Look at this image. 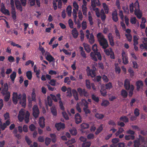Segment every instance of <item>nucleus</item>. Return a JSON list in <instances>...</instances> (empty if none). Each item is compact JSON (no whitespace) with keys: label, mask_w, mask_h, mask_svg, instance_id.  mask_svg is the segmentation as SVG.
Listing matches in <instances>:
<instances>
[{"label":"nucleus","mask_w":147,"mask_h":147,"mask_svg":"<svg viewBox=\"0 0 147 147\" xmlns=\"http://www.w3.org/2000/svg\"><path fill=\"white\" fill-rule=\"evenodd\" d=\"M97 37L100 45L103 49H106L109 46L107 40L101 33H98L97 35Z\"/></svg>","instance_id":"1"},{"label":"nucleus","mask_w":147,"mask_h":147,"mask_svg":"<svg viewBox=\"0 0 147 147\" xmlns=\"http://www.w3.org/2000/svg\"><path fill=\"white\" fill-rule=\"evenodd\" d=\"M30 113L28 111H27L25 113L23 111L20 110L19 113L18 117L19 121L22 122L24 119L25 122L28 123L30 121Z\"/></svg>","instance_id":"2"},{"label":"nucleus","mask_w":147,"mask_h":147,"mask_svg":"<svg viewBox=\"0 0 147 147\" xmlns=\"http://www.w3.org/2000/svg\"><path fill=\"white\" fill-rule=\"evenodd\" d=\"M92 50L94 53L91 52L90 53V56L92 59L94 61H97V59L96 57V56L98 59L99 60H101L102 57L100 53L99 52H98L97 46L96 44L93 45L92 47Z\"/></svg>","instance_id":"3"},{"label":"nucleus","mask_w":147,"mask_h":147,"mask_svg":"<svg viewBox=\"0 0 147 147\" xmlns=\"http://www.w3.org/2000/svg\"><path fill=\"white\" fill-rule=\"evenodd\" d=\"M124 86L126 90H130L129 96V97H131L133 94V91L134 88V85H130V82L129 80L128 79H126L124 81Z\"/></svg>","instance_id":"4"},{"label":"nucleus","mask_w":147,"mask_h":147,"mask_svg":"<svg viewBox=\"0 0 147 147\" xmlns=\"http://www.w3.org/2000/svg\"><path fill=\"white\" fill-rule=\"evenodd\" d=\"M26 95L25 93H23L22 96L20 94H18L17 99L20 100L19 103L24 107L26 106Z\"/></svg>","instance_id":"5"},{"label":"nucleus","mask_w":147,"mask_h":147,"mask_svg":"<svg viewBox=\"0 0 147 147\" xmlns=\"http://www.w3.org/2000/svg\"><path fill=\"white\" fill-rule=\"evenodd\" d=\"M135 5L134 14L138 18L140 19L142 16V14L140 11L139 3L138 2L135 3Z\"/></svg>","instance_id":"6"},{"label":"nucleus","mask_w":147,"mask_h":147,"mask_svg":"<svg viewBox=\"0 0 147 147\" xmlns=\"http://www.w3.org/2000/svg\"><path fill=\"white\" fill-rule=\"evenodd\" d=\"M32 115L35 118H37L39 114V111L38 106L37 105H34L32 108Z\"/></svg>","instance_id":"7"},{"label":"nucleus","mask_w":147,"mask_h":147,"mask_svg":"<svg viewBox=\"0 0 147 147\" xmlns=\"http://www.w3.org/2000/svg\"><path fill=\"white\" fill-rule=\"evenodd\" d=\"M77 91L80 96L83 95L85 97H87L88 96V93L85 89H82L81 88H78Z\"/></svg>","instance_id":"8"},{"label":"nucleus","mask_w":147,"mask_h":147,"mask_svg":"<svg viewBox=\"0 0 147 147\" xmlns=\"http://www.w3.org/2000/svg\"><path fill=\"white\" fill-rule=\"evenodd\" d=\"M89 68L88 70L87 71V75L88 76H90L92 78H93L96 76V73L95 70L93 69H90L89 67H87Z\"/></svg>","instance_id":"9"},{"label":"nucleus","mask_w":147,"mask_h":147,"mask_svg":"<svg viewBox=\"0 0 147 147\" xmlns=\"http://www.w3.org/2000/svg\"><path fill=\"white\" fill-rule=\"evenodd\" d=\"M121 55L123 63L125 65L127 64L128 63V58L125 52L123 51Z\"/></svg>","instance_id":"10"},{"label":"nucleus","mask_w":147,"mask_h":147,"mask_svg":"<svg viewBox=\"0 0 147 147\" xmlns=\"http://www.w3.org/2000/svg\"><path fill=\"white\" fill-rule=\"evenodd\" d=\"M11 120L10 119L7 120L5 122L3 123V125L0 126V127L2 130H4L6 128L7 126L9 125L10 123Z\"/></svg>","instance_id":"11"},{"label":"nucleus","mask_w":147,"mask_h":147,"mask_svg":"<svg viewBox=\"0 0 147 147\" xmlns=\"http://www.w3.org/2000/svg\"><path fill=\"white\" fill-rule=\"evenodd\" d=\"M2 88L1 92V93L3 95H5V93H7V92H9L8 91V85L7 83L4 84L3 86H2Z\"/></svg>","instance_id":"12"},{"label":"nucleus","mask_w":147,"mask_h":147,"mask_svg":"<svg viewBox=\"0 0 147 147\" xmlns=\"http://www.w3.org/2000/svg\"><path fill=\"white\" fill-rule=\"evenodd\" d=\"M108 37L110 45L112 46H114L115 43L114 42L113 37L112 34L109 33L108 35Z\"/></svg>","instance_id":"13"},{"label":"nucleus","mask_w":147,"mask_h":147,"mask_svg":"<svg viewBox=\"0 0 147 147\" xmlns=\"http://www.w3.org/2000/svg\"><path fill=\"white\" fill-rule=\"evenodd\" d=\"M136 90L138 91H139L140 88H142L143 86V84L142 80H139L137 81L136 83Z\"/></svg>","instance_id":"14"},{"label":"nucleus","mask_w":147,"mask_h":147,"mask_svg":"<svg viewBox=\"0 0 147 147\" xmlns=\"http://www.w3.org/2000/svg\"><path fill=\"white\" fill-rule=\"evenodd\" d=\"M11 13L12 15V19L15 20L16 19V11L15 10V8L14 5L11 6Z\"/></svg>","instance_id":"15"},{"label":"nucleus","mask_w":147,"mask_h":147,"mask_svg":"<svg viewBox=\"0 0 147 147\" xmlns=\"http://www.w3.org/2000/svg\"><path fill=\"white\" fill-rule=\"evenodd\" d=\"M55 127L57 130L59 131L61 129H63L65 128V125L61 122L57 123L55 125Z\"/></svg>","instance_id":"16"},{"label":"nucleus","mask_w":147,"mask_h":147,"mask_svg":"<svg viewBox=\"0 0 147 147\" xmlns=\"http://www.w3.org/2000/svg\"><path fill=\"white\" fill-rule=\"evenodd\" d=\"M45 119L43 117H40L38 123L40 127L43 128L45 126Z\"/></svg>","instance_id":"17"},{"label":"nucleus","mask_w":147,"mask_h":147,"mask_svg":"<svg viewBox=\"0 0 147 147\" xmlns=\"http://www.w3.org/2000/svg\"><path fill=\"white\" fill-rule=\"evenodd\" d=\"M117 15V13L116 11H113L112 13V19L115 22H117L118 21Z\"/></svg>","instance_id":"18"},{"label":"nucleus","mask_w":147,"mask_h":147,"mask_svg":"<svg viewBox=\"0 0 147 147\" xmlns=\"http://www.w3.org/2000/svg\"><path fill=\"white\" fill-rule=\"evenodd\" d=\"M71 34L74 38H77L78 35V33L76 28H73V29L71 31Z\"/></svg>","instance_id":"19"},{"label":"nucleus","mask_w":147,"mask_h":147,"mask_svg":"<svg viewBox=\"0 0 147 147\" xmlns=\"http://www.w3.org/2000/svg\"><path fill=\"white\" fill-rule=\"evenodd\" d=\"M60 96V94H57L56 96L52 95L51 96L52 99L54 101L57 102V100H61Z\"/></svg>","instance_id":"20"},{"label":"nucleus","mask_w":147,"mask_h":147,"mask_svg":"<svg viewBox=\"0 0 147 147\" xmlns=\"http://www.w3.org/2000/svg\"><path fill=\"white\" fill-rule=\"evenodd\" d=\"M51 112L54 117H56L57 115V111L55 106H52L51 108Z\"/></svg>","instance_id":"21"},{"label":"nucleus","mask_w":147,"mask_h":147,"mask_svg":"<svg viewBox=\"0 0 147 147\" xmlns=\"http://www.w3.org/2000/svg\"><path fill=\"white\" fill-rule=\"evenodd\" d=\"M83 46L85 50L87 53H89L90 52L91 49L89 45L88 44L86 43H84L83 44Z\"/></svg>","instance_id":"22"},{"label":"nucleus","mask_w":147,"mask_h":147,"mask_svg":"<svg viewBox=\"0 0 147 147\" xmlns=\"http://www.w3.org/2000/svg\"><path fill=\"white\" fill-rule=\"evenodd\" d=\"M46 59L47 61L50 62L52 61L54 62L55 61V59L50 54L47 55L46 57Z\"/></svg>","instance_id":"23"},{"label":"nucleus","mask_w":147,"mask_h":147,"mask_svg":"<svg viewBox=\"0 0 147 147\" xmlns=\"http://www.w3.org/2000/svg\"><path fill=\"white\" fill-rule=\"evenodd\" d=\"M79 49L80 50V54L81 56L84 58H86V55L85 51L84 50L83 48L82 47H79Z\"/></svg>","instance_id":"24"},{"label":"nucleus","mask_w":147,"mask_h":147,"mask_svg":"<svg viewBox=\"0 0 147 147\" xmlns=\"http://www.w3.org/2000/svg\"><path fill=\"white\" fill-rule=\"evenodd\" d=\"M73 96L75 100L77 101L78 100V95L76 90L75 89H73L72 91Z\"/></svg>","instance_id":"25"},{"label":"nucleus","mask_w":147,"mask_h":147,"mask_svg":"<svg viewBox=\"0 0 147 147\" xmlns=\"http://www.w3.org/2000/svg\"><path fill=\"white\" fill-rule=\"evenodd\" d=\"M89 42L91 44H93L94 41V36L93 34H90V38L88 39Z\"/></svg>","instance_id":"26"},{"label":"nucleus","mask_w":147,"mask_h":147,"mask_svg":"<svg viewBox=\"0 0 147 147\" xmlns=\"http://www.w3.org/2000/svg\"><path fill=\"white\" fill-rule=\"evenodd\" d=\"M71 7L70 5H68L66 8V11L68 16H70L71 13Z\"/></svg>","instance_id":"27"},{"label":"nucleus","mask_w":147,"mask_h":147,"mask_svg":"<svg viewBox=\"0 0 147 147\" xmlns=\"http://www.w3.org/2000/svg\"><path fill=\"white\" fill-rule=\"evenodd\" d=\"M82 106H84V107H88V103L87 101L85 99H82L81 100L80 102Z\"/></svg>","instance_id":"28"},{"label":"nucleus","mask_w":147,"mask_h":147,"mask_svg":"<svg viewBox=\"0 0 147 147\" xmlns=\"http://www.w3.org/2000/svg\"><path fill=\"white\" fill-rule=\"evenodd\" d=\"M4 96V100L6 102L8 101L10 98V92H7V93H5Z\"/></svg>","instance_id":"29"},{"label":"nucleus","mask_w":147,"mask_h":147,"mask_svg":"<svg viewBox=\"0 0 147 147\" xmlns=\"http://www.w3.org/2000/svg\"><path fill=\"white\" fill-rule=\"evenodd\" d=\"M128 94L127 91L124 89H123L121 91V95L123 98H126Z\"/></svg>","instance_id":"30"},{"label":"nucleus","mask_w":147,"mask_h":147,"mask_svg":"<svg viewBox=\"0 0 147 147\" xmlns=\"http://www.w3.org/2000/svg\"><path fill=\"white\" fill-rule=\"evenodd\" d=\"M91 98L95 102L98 103L99 100V98L98 96H96L94 94L91 95Z\"/></svg>","instance_id":"31"},{"label":"nucleus","mask_w":147,"mask_h":147,"mask_svg":"<svg viewBox=\"0 0 147 147\" xmlns=\"http://www.w3.org/2000/svg\"><path fill=\"white\" fill-rule=\"evenodd\" d=\"M26 76L29 80H30L32 78V73L31 71H27L26 73Z\"/></svg>","instance_id":"32"},{"label":"nucleus","mask_w":147,"mask_h":147,"mask_svg":"<svg viewBox=\"0 0 147 147\" xmlns=\"http://www.w3.org/2000/svg\"><path fill=\"white\" fill-rule=\"evenodd\" d=\"M86 88L90 90L91 89V84L89 80H86Z\"/></svg>","instance_id":"33"},{"label":"nucleus","mask_w":147,"mask_h":147,"mask_svg":"<svg viewBox=\"0 0 147 147\" xmlns=\"http://www.w3.org/2000/svg\"><path fill=\"white\" fill-rule=\"evenodd\" d=\"M102 126V124H101L99 127L97 129L95 132V134L96 135H98L102 131L103 129Z\"/></svg>","instance_id":"34"},{"label":"nucleus","mask_w":147,"mask_h":147,"mask_svg":"<svg viewBox=\"0 0 147 147\" xmlns=\"http://www.w3.org/2000/svg\"><path fill=\"white\" fill-rule=\"evenodd\" d=\"M118 64L116 63L115 64V71L116 73L119 74L121 72V69L118 66Z\"/></svg>","instance_id":"35"},{"label":"nucleus","mask_w":147,"mask_h":147,"mask_svg":"<svg viewBox=\"0 0 147 147\" xmlns=\"http://www.w3.org/2000/svg\"><path fill=\"white\" fill-rule=\"evenodd\" d=\"M16 76V72L13 71L10 75V78L12 82H14Z\"/></svg>","instance_id":"36"},{"label":"nucleus","mask_w":147,"mask_h":147,"mask_svg":"<svg viewBox=\"0 0 147 147\" xmlns=\"http://www.w3.org/2000/svg\"><path fill=\"white\" fill-rule=\"evenodd\" d=\"M115 33L116 34V38L117 39H120V35L119 31L117 28H115Z\"/></svg>","instance_id":"37"},{"label":"nucleus","mask_w":147,"mask_h":147,"mask_svg":"<svg viewBox=\"0 0 147 147\" xmlns=\"http://www.w3.org/2000/svg\"><path fill=\"white\" fill-rule=\"evenodd\" d=\"M91 142H85L82 144V147H90L91 145Z\"/></svg>","instance_id":"38"},{"label":"nucleus","mask_w":147,"mask_h":147,"mask_svg":"<svg viewBox=\"0 0 147 147\" xmlns=\"http://www.w3.org/2000/svg\"><path fill=\"white\" fill-rule=\"evenodd\" d=\"M82 9L83 14L86 16L87 12V8L86 7H84L83 6H82Z\"/></svg>","instance_id":"39"},{"label":"nucleus","mask_w":147,"mask_h":147,"mask_svg":"<svg viewBox=\"0 0 147 147\" xmlns=\"http://www.w3.org/2000/svg\"><path fill=\"white\" fill-rule=\"evenodd\" d=\"M102 5L105 13L107 14L108 13H109V9L108 6L105 3H103Z\"/></svg>","instance_id":"40"},{"label":"nucleus","mask_w":147,"mask_h":147,"mask_svg":"<svg viewBox=\"0 0 147 147\" xmlns=\"http://www.w3.org/2000/svg\"><path fill=\"white\" fill-rule=\"evenodd\" d=\"M140 48L142 49H145L147 51V43L143 42V44L140 45Z\"/></svg>","instance_id":"41"},{"label":"nucleus","mask_w":147,"mask_h":147,"mask_svg":"<svg viewBox=\"0 0 147 147\" xmlns=\"http://www.w3.org/2000/svg\"><path fill=\"white\" fill-rule=\"evenodd\" d=\"M138 37L134 35L133 36V41L134 44L133 45H138Z\"/></svg>","instance_id":"42"},{"label":"nucleus","mask_w":147,"mask_h":147,"mask_svg":"<svg viewBox=\"0 0 147 147\" xmlns=\"http://www.w3.org/2000/svg\"><path fill=\"white\" fill-rule=\"evenodd\" d=\"M89 127V125L87 123H83L81 125V127L82 129H87Z\"/></svg>","instance_id":"43"},{"label":"nucleus","mask_w":147,"mask_h":147,"mask_svg":"<svg viewBox=\"0 0 147 147\" xmlns=\"http://www.w3.org/2000/svg\"><path fill=\"white\" fill-rule=\"evenodd\" d=\"M120 120L125 123L128 122L129 121L128 119L125 116H121L120 118Z\"/></svg>","instance_id":"44"},{"label":"nucleus","mask_w":147,"mask_h":147,"mask_svg":"<svg viewBox=\"0 0 147 147\" xmlns=\"http://www.w3.org/2000/svg\"><path fill=\"white\" fill-rule=\"evenodd\" d=\"M125 139L126 140H129L130 139L134 140L135 139V136L134 135H126Z\"/></svg>","instance_id":"45"},{"label":"nucleus","mask_w":147,"mask_h":147,"mask_svg":"<svg viewBox=\"0 0 147 147\" xmlns=\"http://www.w3.org/2000/svg\"><path fill=\"white\" fill-rule=\"evenodd\" d=\"M104 51L107 55H109L110 53H113L112 49L110 48L109 49H104Z\"/></svg>","instance_id":"46"},{"label":"nucleus","mask_w":147,"mask_h":147,"mask_svg":"<svg viewBox=\"0 0 147 147\" xmlns=\"http://www.w3.org/2000/svg\"><path fill=\"white\" fill-rule=\"evenodd\" d=\"M124 131L123 129L121 127L119 128L118 131L116 133L115 135L116 136H117L119 135L122 133Z\"/></svg>","instance_id":"47"},{"label":"nucleus","mask_w":147,"mask_h":147,"mask_svg":"<svg viewBox=\"0 0 147 147\" xmlns=\"http://www.w3.org/2000/svg\"><path fill=\"white\" fill-rule=\"evenodd\" d=\"M106 89L107 90H110L111 88H112L113 86H112V84L111 82L106 84L105 85Z\"/></svg>","instance_id":"48"},{"label":"nucleus","mask_w":147,"mask_h":147,"mask_svg":"<svg viewBox=\"0 0 147 147\" xmlns=\"http://www.w3.org/2000/svg\"><path fill=\"white\" fill-rule=\"evenodd\" d=\"M95 117L98 119H102L104 117V115L102 114L97 113L95 115Z\"/></svg>","instance_id":"49"},{"label":"nucleus","mask_w":147,"mask_h":147,"mask_svg":"<svg viewBox=\"0 0 147 147\" xmlns=\"http://www.w3.org/2000/svg\"><path fill=\"white\" fill-rule=\"evenodd\" d=\"M101 77L100 76H97L94 77V78L93 79L94 82H99L101 81Z\"/></svg>","instance_id":"50"},{"label":"nucleus","mask_w":147,"mask_h":147,"mask_svg":"<svg viewBox=\"0 0 147 147\" xmlns=\"http://www.w3.org/2000/svg\"><path fill=\"white\" fill-rule=\"evenodd\" d=\"M109 101L107 100H105L102 101V102L101 104V105L102 106L106 107L109 105Z\"/></svg>","instance_id":"51"},{"label":"nucleus","mask_w":147,"mask_h":147,"mask_svg":"<svg viewBox=\"0 0 147 147\" xmlns=\"http://www.w3.org/2000/svg\"><path fill=\"white\" fill-rule=\"evenodd\" d=\"M1 11L5 14H7L8 15H9L10 14L9 11L8 9H6L5 8L1 10Z\"/></svg>","instance_id":"52"},{"label":"nucleus","mask_w":147,"mask_h":147,"mask_svg":"<svg viewBox=\"0 0 147 147\" xmlns=\"http://www.w3.org/2000/svg\"><path fill=\"white\" fill-rule=\"evenodd\" d=\"M56 2H58V7L59 9H61L62 8V2L61 0H55Z\"/></svg>","instance_id":"53"},{"label":"nucleus","mask_w":147,"mask_h":147,"mask_svg":"<svg viewBox=\"0 0 147 147\" xmlns=\"http://www.w3.org/2000/svg\"><path fill=\"white\" fill-rule=\"evenodd\" d=\"M88 108V106L83 108V109L85 114H90L91 113L90 111Z\"/></svg>","instance_id":"54"},{"label":"nucleus","mask_w":147,"mask_h":147,"mask_svg":"<svg viewBox=\"0 0 147 147\" xmlns=\"http://www.w3.org/2000/svg\"><path fill=\"white\" fill-rule=\"evenodd\" d=\"M100 92L102 96H105L107 95V92L106 89L101 88Z\"/></svg>","instance_id":"55"},{"label":"nucleus","mask_w":147,"mask_h":147,"mask_svg":"<svg viewBox=\"0 0 147 147\" xmlns=\"http://www.w3.org/2000/svg\"><path fill=\"white\" fill-rule=\"evenodd\" d=\"M50 136L52 138V141L53 143H55L56 141V136L54 134H51Z\"/></svg>","instance_id":"56"},{"label":"nucleus","mask_w":147,"mask_h":147,"mask_svg":"<svg viewBox=\"0 0 147 147\" xmlns=\"http://www.w3.org/2000/svg\"><path fill=\"white\" fill-rule=\"evenodd\" d=\"M125 36L126 37L127 40L129 42L131 41L132 36L130 34H126Z\"/></svg>","instance_id":"57"},{"label":"nucleus","mask_w":147,"mask_h":147,"mask_svg":"<svg viewBox=\"0 0 147 147\" xmlns=\"http://www.w3.org/2000/svg\"><path fill=\"white\" fill-rule=\"evenodd\" d=\"M36 0H28V2L30 6H32L35 4Z\"/></svg>","instance_id":"58"},{"label":"nucleus","mask_w":147,"mask_h":147,"mask_svg":"<svg viewBox=\"0 0 147 147\" xmlns=\"http://www.w3.org/2000/svg\"><path fill=\"white\" fill-rule=\"evenodd\" d=\"M139 111V110L138 108H136L134 110V113L136 117H138L139 115L140 114Z\"/></svg>","instance_id":"59"},{"label":"nucleus","mask_w":147,"mask_h":147,"mask_svg":"<svg viewBox=\"0 0 147 147\" xmlns=\"http://www.w3.org/2000/svg\"><path fill=\"white\" fill-rule=\"evenodd\" d=\"M47 100L48 104V105L50 106H51L52 105V101L51 98L49 96H48L47 97Z\"/></svg>","instance_id":"60"},{"label":"nucleus","mask_w":147,"mask_h":147,"mask_svg":"<svg viewBox=\"0 0 147 147\" xmlns=\"http://www.w3.org/2000/svg\"><path fill=\"white\" fill-rule=\"evenodd\" d=\"M70 133L73 135L75 136L77 133V130L76 129H72L69 130Z\"/></svg>","instance_id":"61"},{"label":"nucleus","mask_w":147,"mask_h":147,"mask_svg":"<svg viewBox=\"0 0 147 147\" xmlns=\"http://www.w3.org/2000/svg\"><path fill=\"white\" fill-rule=\"evenodd\" d=\"M140 145V141L138 140H135L134 141V147H139Z\"/></svg>","instance_id":"62"},{"label":"nucleus","mask_w":147,"mask_h":147,"mask_svg":"<svg viewBox=\"0 0 147 147\" xmlns=\"http://www.w3.org/2000/svg\"><path fill=\"white\" fill-rule=\"evenodd\" d=\"M59 107L61 109L62 111H64L65 110V108L63 106V103L61 100H59Z\"/></svg>","instance_id":"63"},{"label":"nucleus","mask_w":147,"mask_h":147,"mask_svg":"<svg viewBox=\"0 0 147 147\" xmlns=\"http://www.w3.org/2000/svg\"><path fill=\"white\" fill-rule=\"evenodd\" d=\"M25 140L28 145H30L32 142L31 140L28 138L27 136L25 137Z\"/></svg>","instance_id":"64"}]
</instances>
